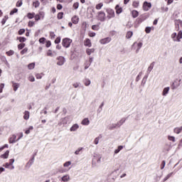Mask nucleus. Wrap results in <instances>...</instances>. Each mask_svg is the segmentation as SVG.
<instances>
[{
  "label": "nucleus",
  "instance_id": "44",
  "mask_svg": "<svg viewBox=\"0 0 182 182\" xmlns=\"http://www.w3.org/2000/svg\"><path fill=\"white\" fill-rule=\"evenodd\" d=\"M172 174H173L172 173H168V174L164 178V181H167V180H168V178H170L171 177Z\"/></svg>",
  "mask_w": 182,
  "mask_h": 182
},
{
  "label": "nucleus",
  "instance_id": "21",
  "mask_svg": "<svg viewBox=\"0 0 182 182\" xmlns=\"http://www.w3.org/2000/svg\"><path fill=\"white\" fill-rule=\"evenodd\" d=\"M132 18H137L139 16V11L137 10H133L132 11Z\"/></svg>",
  "mask_w": 182,
  "mask_h": 182
},
{
  "label": "nucleus",
  "instance_id": "50",
  "mask_svg": "<svg viewBox=\"0 0 182 182\" xmlns=\"http://www.w3.org/2000/svg\"><path fill=\"white\" fill-rule=\"evenodd\" d=\"M28 80H29L30 82H35V77H33V75H30V76L28 77Z\"/></svg>",
  "mask_w": 182,
  "mask_h": 182
},
{
  "label": "nucleus",
  "instance_id": "60",
  "mask_svg": "<svg viewBox=\"0 0 182 182\" xmlns=\"http://www.w3.org/2000/svg\"><path fill=\"white\" fill-rule=\"evenodd\" d=\"M63 8V6H62V4H57V9H58V11H60V9H62Z\"/></svg>",
  "mask_w": 182,
  "mask_h": 182
},
{
  "label": "nucleus",
  "instance_id": "52",
  "mask_svg": "<svg viewBox=\"0 0 182 182\" xmlns=\"http://www.w3.org/2000/svg\"><path fill=\"white\" fill-rule=\"evenodd\" d=\"M18 41H19V42H26V38L19 37Z\"/></svg>",
  "mask_w": 182,
  "mask_h": 182
},
{
  "label": "nucleus",
  "instance_id": "36",
  "mask_svg": "<svg viewBox=\"0 0 182 182\" xmlns=\"http://www.w3.org/2000/svg\"><path fill=\"white\" fill-rule=\"evenodd\" d=\"M25 48V43H20L18 45V49L19 50L23 49Z\"/></svg>",
  "mask_w": 182,
  "mask_h": 182
},
{
  "label": "nucleus",
  "instance_id": "34",
  "mask_svg": "<svg viewBox=\"0 0 182 182\" xmlns=\"http://www.w3.org/2000/svg\"><path fill=\"white\" fill-rule=\"evenodd\" d=\"M58 19H63V12H59L57 15Z\"/></svg>",
  "mask_w": 182,
  "mask_h": 182
},
{
  "label": "nucleus",
  "instance_id": "17",
  "mask_svg": "<svg viewBox=\"0 0 182 182\" xmlns=\"http://www.w3.org/2000/svg\"><path fill=\"white\" fill-rule=\"evenodd\" d=\"M115 9H116V14H122V12L123 11V9H122V7H120L119 5L116 6Z\"/></svg>",
  "mask_w": 182,
  "mask_h": 182
},
{
  "label": "nucleus",
  "instance_id": "63",
  "mask_svg": "<svg viewBox=\"0 0 182 182\" xmlns=\"http://www.w3.org/2000/svg\"><path fill=\"white\" fill-rule=\"evenodd\" d=\"M82 148L78 149L77 151H75V154L77 155L80 151H82Z\"/></svg>",
  "mask_w": 182,
  "mask_h": 182
},
{
  "label": "nucleus",
  "instance_id": "9",
  "mask_svg": "<svg viewBox=\"0 0 182 182\" xmlns=\"http://www.w3.org/2000/svg\"><path fill=\"white\" fill-rule=\"evenodd\" d=\"M79 16H73L71 18V21L73 22V23H74V25H77V23H79Z\"/></svg>",
  "mask_w": 182,
  "mask_h": 182
},
{
  "label": "nucleus",
  "instance_id": "62",
  "mask_svg": "<svg viewBox=\"0 0 182 182\" xmlns=\"http://www.w3.org/2000/svg\"><path fill=\"white\" fill-rule=\"evenodd\" d=\"M68 180H69V177L68 176H63V178H62V181H68Z\"/></svg>",
  "mask_w": 182,
  "mask_h": 182
},
{
  "label": "nucleus",
  "instance_id": "48",
  "mask_svg": "<svg viewBox=\"0 0 182 182\" xmlns=\"http://www.w3.org/2000/svg\"><path fill=\"white\" fill-rule=\"evenodd\" d=\"M166 167V161H163L161 164V170H163Z\"/></svg>",
  "mask_w": 182,
  "mask_h": 182
},
{
  "label": "nucleus",
  "instance_id": "10",
  "mask_svg": "<svg viewBox=\"0 0 182 182\" xmlns=\"http://www.w3.org/2000/svg\"><path fill=\"white\" fill-rule=\"evenodd\" d=\"M85 46H88V48L92 47V41L89 38H86L84 41Z\"/></svg>",
  "mask_w": 182,
  "mask_h": 182
},
{
  "label": "nucleus",
  "instance_id": "45",
  "mask_svg": "<svg viewBox=\"0 0 182 182\" xmlns=\"http://www.w3.org/2000/svg\"><path fill=\"white\" fill-rule=\"evenodd\" d=\"M28 53V48H25L21 51V55H25V53Z\"/></svg>",
  "mask_w": 182,
  "mask_h": 182
},
{
  "label": "nucleus",
  "instance_id": "43",
  "mask_svg": "<svg viewBox=\"0 0 182 182\" xmlns=\"http://www.w3.org/2000/svg\"><path fill=\"white\" fill-rule=\"evenodd\" d=\"M73 8L74 9H77V8H79V2L74 3L73 5Z\"/></svg>",
  "mask_w": 182,
  "mask_h": 182
},
{
  "label": "nucleus",
  "instance_id": "51",
  "mask_svg": "<svg viewBox=\"0 0 182 182\" xmlns=\"http://www.w3.org/2000/svg\"><path fill=\"white\" fill-rule=\"evenodd\" d=\"M38 15H40L41 18L43 19L45 18V13L43 11H40L38 13Z\"/></svg>",
  "mask_w": 182,
  "mask_h": 182
},
{
  "label": "nucleus",
  "instance_id": "30",
  "mask_svg": "<svg viewBox=\"0 0 182 182\" xmlns=\"http://www.w3.org/2000/svg\"><path fill=\"white\" fill-rule=\"evenodd\" d=\"M101 8H103V3H100L95 6V9H97V11L100 10Z\"/></svg>",
  "mask_w": 182,
  "mask_h": 182
},
{
  "label": "nucleus",
  "instance_id": "7",
  "mask_svg": "<svg viewBox=\"0 0 182 182\" xmlns=\"http://www.w3.org/2000/svg\"><path fill=\"white\" fill-rule=\"evenodd\" d=\"M57 60V65H58V66H62L65 63V58L63 56L58 57Z\"/></svg>",
  "mask_w": 182,
  "mask_h": 182
},
{
  "label": "nucleus",
  "instance_id": "47",
  "mask_svg": "<svg viewBox=\"0 0 182 182\" xmlns=\"http://www.w3.org/2000/svg\"><path fill=\"white\" fill-rule=\"evenodd\" d=\"M145 32L146 33H150V32H151V27H146L145 28Z\"/></svg>",
  "mask_w": 182,
  "mask_h": 182
},
{
  "label": "nucleus",
  "instance_id": "64",
  "mask_svg": "<svg viewBox=\"0 0 182 182\" xmlns=\"http://www.w3.org/2000/svg\"><path fill=\"white\" fill-rule=\"evenodd\" d=\"M36 79H41L42 77V74H37L36 75Z\"/></svg>",
  "mask_w": 182,
  "mask_h": 182
},
{
  "label": "nucleus",
  "instance_id": "56",
  "mask_svg": "<svg viewBox=\"0 0 182 182\" xmlns=\"http://www.w3.org/2000/svg\"><path fill=\"white\" fill-rule=\"evenodd\" d=\"M124 122H126V119H121V120L117 123V124H118V125L119 124V126H122V124H123V123H124Z\"/></svg>",
  "mask_w": 182,
  "mask_h": 182
},
{
  "label": "nucleus",
  "instance_id": "1",
  "mask_svg": "<svg viewBox=\"0 0 182 182\" xmlns=\"http://www.w3.org/2000/svg\"><path fill=\"white\" fill-rule=\"evenodd\" d=\"M97 19L100 22H105L106 21V13L105 11H98L97 14Z\"/></svg>",
  "mask_w": 182,
  "mask_h": 182
},
{
  "label": "nucleus",
  "instance_id": "11",
  "mask_svg": "<svg viewBox=\"0 0 182 182\" xmlns=\"http://www.w3.org/2000/svg\"><path fill=\"white\" fill-rule=\"evenodd\" d=\"M11 83H12L14 91L16 92V90H18V89L19 88V83L15 82L14 81H12Z\"/></svg>",
  "mask_w": 182,
  "mask_h": 182
},
{
  "label": "nucleus",
  "instance_id": "8",
  "mask_svg": "<svg viewBox=\"0 0 182 182\" xmlns=\"http://www.w3.org/2000/svg\"><path fill=\"white\" fill-rule=\"evenodd\" d=\"M180 25L182 26V21L178 19L175 21V26L176 31H180Z\"/></svg>",
  "mask_w": 182,
  "mask_h": 182
},
{
  "label": "nucleus",
  "instance_id": "6",
  "mask_svg": "<svg viewBox=\"0 0 182 182\" xmlns=\"http://www.w3.org/2000/svg\"><path fill=\"white\" fill-rule=\"evenodd\" d=\"M110 42H112V38L110 37H107L100 40V43H101V45H106L107 43H110Z\"/></svg>",
  "mask_w": 182,
  "mask_h": 182
},
{
  "label": "nucleus",
  "instance_id": "27",
  "mask_svg": "<svg viewBox=\"0 0 182 182\" xmlns=\"http://www.w3.org/2000/svg\"><path fill=\"white\" fill-rule=\"evenodd\" d=\"M133 36V32L132 31H128L126 35L127 39H130Z\"/></svg>",
  "mask_w": 182,
  "mask_h": 182
},
{
  "label": "nucleus",
  "instance_id": "37",
  "mask_svg": "<svg viewBox=\"0 0 182 182\" xmlns=\"http://www.w3.org/2000/svg\"><path fill=\"white\" fill-rule=\"evenodd\" d=\"M154 64H155L154 62L150 64L149 67L148 68V70H149V72H151V70H153V68H154Z\"/></svg>",
  "mask_w": 182,
  "mask_h": 182
},
{
  "label": "nucleus",
  "instance_id": "26",
  "mask_svg": "<svg viewBox=\"0 0 182 182\" xmlns=\"http://www.w3.org/2000/svg\"><path fill=\"white\" fill-rule=\"evenodd\" d=\"M41 5V3L39 2V1H36L33 2V6H34V8H39Z\"/></svg>",
  "mask_w": 182,
  "mask_h": 182
},
{
  "label": "nucleus",
  "instance_id": "5",
  "mask_svg": "<svg viewBox=\"0 0 182 182\" xmlns=\"http://www.w3.org/2000/svg\"><path fill=\"white\" fill-rule=\"evenodd\" d=\"M107 18L108 19H112V18H114V10L112 9H107Z\"/></svg>",
  "mask_w": 182,
  "mask_h": 182
},
{
  "label": "nucleus",
  "instance_id": "4",
  "mask_svg": "<svg viewBox=\"0 0 182 182\" xmlns=\"http://www.w3.org/2000/svg\"><path fill=\"white\" fill-rule=\"evenodd\" d=\"M143 11L147 12V11L151 9V3H149L147 1H144L142 5Z\"/></svg>",
  "mask_w": 182,
  "mask_h": 182
},
{
  "label": "nucleus",
  "instance_id": "14",
  "mask_svg": "<svg viewBox=\"0 0 182 182\" xmlns=\"http://www.w3.org/2000/svg\"><path fill=\"white\" fill-rule=\"evenodd\" d=\"M132 6L133 8L137 9L139 6H140V1H134L132 2Z\"/></svg>",
  "mask_w": 182,
  "mask_h": 182
},
{
  "label": "nucleus",
  "instance_id": "61",
  "mask_svg": "<svg viewBox=\"0 0 182 182\" xmlns=\"http://www.w3.org/2000/svg\"><path fill=\"white\" fill-rule=\"evenodd\" d=\"M143 46V43H138V49L136 50V52H139V50Z\"/></svg>",
  "mask_w": 182,
  "mask_h": 182
},
{
  "label": "nucleus",
  "instance_id": "41",
  "mask_svg": "<svg viewBox=\"0 0 182 182\" xmlns=\"http://www.w3.org/2000/svg\"><path fill=\"white\" fill-rule=\"evenodd\" d=\"M18 12V9L15 8L13 9L11 11H10V15H14V14H16Z\"/></svg>",
  "mask_w": 182,
  "mask_h": 182
},
{
  "label": "nucleus",
  "instance_id": "33",
  "mask_svg": "<svg viewBox=\"0 0 182 182\" xmlns=\"http://www.w3.org/2000/svg\"><path fill=\"white\" fill-rule=\"evenodd\" d=\"M15 53V51L10 50L7 52H6V55H7V56H12V55H14Z\"/></svg>",
  "mask_w": 182,
  "mask_h": 182
},
{
  "label": "nucleus",
  "instance_id": "39",
  "mask_svg": "<svg viewBox=\"0 0 182 182\" xmlns=\"http://www.w3.org/2000/svg\"><path fill=\"white\" fill-rule=\"evenodd\" d=\"M168 140L174 143V141H176V137L172 136H168Z\"/></svg>",
  "mask_w": 182,
  "mask_h": 182
},
{
  "label": "nucleus",
  "instance_id": "15",
  "mask_svg": "<svg viewBox=\"0 0 182 182\" xmlns=\"http://www.w3.org/2000/svg\"><path fill=\"white\" fill-rule=\"evenodd\" d=\"M0 157L1 159H8V157H9V151H6V152L4 154H1Z\"/></svg>",
  "mask_w": 182,
  "mask_h": 182
},
{
  "label": "nucleus",
  "instance_id": "49",
  "mask_svg": "<svg viewBox=\"0 0 182 182\" xmlns=\"http://www.w3.org/2000/svg\"><path fill=\"white\" fill-rule=\"evenodd\" d=\"M51 46L52 43L50 42V41H47L46 44V48H50Z\"/></svg>",
  "mask_w": 182,
  "mask_h": 182
},
{
  "label": "nucleus",
  "instance_id": "2",
  "mask_svg": "<svg viewBox=\"0 0 182 182\" xmlns=\"http://www.w3.org/2000/svg\"><path fill=\"white\" fill-rule=\"evenodd\" d=\"M72 39L69 38H65L63 39L62 46H63V48H70V44L72 43Z\"/></svg>",
  "mask_w": 182,
  "mask_h": 182
},
{
  "label": "nucleus",
  "instance_id": "54",
  "mask_svg": "<svg viewBox=\"0 0 182 182\" xmlns=\"http://www.w3.org/2000/svg\"><path fill=\"white\" fill-rule=\"evenodd\" d=\"M70 164H72V162H70V161H67V162H65V163L63 164V166H64V167H69V166H70Z\"/></svg>",
  "mask_w": 182,
  "mask_h": 182
},
{
  "label": "nucleus",
  "instance_id": "59",
  "mask_svg": "<svg viewBox=\"0 0 182 182\" xmlns=\"http://www.w3.org/2000/svg\"><path fill=\"white\" fill-rule=\"evenodd\" d=\"M88 35L90 38H95V36H96V33L92 32V33H90Z\"/></svg>",
  "mask_w": 182,
  "mask_h": 182
},
{
  "label": "nucleus",
  "instance_id": "32",
  "mask_svg": "<svg viewBox=\"0 0 182 182\" xmlns=\"http://www.w3.org/2000/svg\"><path fill=\"white\" fill-rule=\"evenodd\" d=\"M28 68L30 70H31L32 69H35V63H31L28 64Z\"/></svg>",
  "mask_w": 182,
  "mask_h": 182
},
{
  "label": "nucleus",
  "instance_id": "12",
  "mask_svg": "<svg viewBox=\"0 0 182 182\" xmlns=\"http://www.w3.org/2000/svg\"><path fill=\"white\" fill-rule=\"evenodd\" d=\"M16 141V135L13 134L9 139V143L12 144Z\"/></svg>",
  "mask_w": 182,
  "mask_h": 182
},
{
  "label": "nucleus",
  "instance_id": "13",
  "mask_svg": "<svg viewBox=\"0 0 182 182\" xmlns=\"http://www.w3.org/2000/svg\"><path fill=\"white\" fill-rule=\"evenodd\" d=\"M173 132L176 133V134H180V133L182 132V126L180 127L174 128Z\"/></svg>",
  "mask_w": 182,
  "mask_h": 182
},
{
  "label": "nucleus",
  "instance_id": "18",
  "mask_svg": "<svg viewBox=\"0 0 182 182\" xmlns=\"http://www.w3.org/2000/svg\"><path fill=\"white\" fill-rule=\"evenodd\" d=\"M79 129V125L77 124H75L70 128V132H76Z\"/></svg>",
  "mask_w": 182,
  "mask_h": 182
},
{
  "label": "nucleus",
  "instance_id": "35",
  "mask_svg": "<svg viewBox=\"0 0 182 182\" xmlns=\"http://www.w3.org/2000/svg\"><path fill=\"white\" fill-rule=\"evenodd\" d=\"M22 4H23L22 0H18V1L16 2V6L17 8H19V7L22 6Z\"/></svg>",
  "mask_w": 182,
  "mask_h": 182
},
{
  "label": "nucleus",
  "instance_id": "19",
  "mask_svg": "<svg viewBox=\"0 0 182 182\" xmlns=\"http://www.w3.org/2000/svg\"><path fill=\"white\" fill-rule=\"evenodd\" d=\"M26 16L28 19H33L35 18V12L28 13Z\"/></svg>",
  "mask_w": 182,
  "mask_h": 182
},
{
  "label": "nucleus",
  "instance_id": "3",
  "mask_svg": "<svg viewBox=\"0 0 182 182\" xmlns=\"http://www.w3.org/2000/svg\"><path fill=\"white\" fill-rule=\"evenodd\" d=\"M15 162V159H11L9 160V163H6L4 165V167H5V168H9L10 170H14L15 168V166H14V163Z\"/></svg>",
  "mask_w": 182,
  "mask_h": 182
},
{
  "label": "nucleus",
  "instance_id": "23",
  "mask_svg": "<svg viewBox=\"0 0 182 182\" xmlns=\"http://www.w3.org/2000/svg\"><path fill=\"white\" fill-rule=\"evenodd\" d=\"M89 123H90V122L89 121V119H87V118H85V119L82 121V124H83V125H85V126L89 125Z\"/></svg>",
  "mask_w": 182,
  "mask_h": 182
},
{
  "label": "nucleus",
  "instance_id": "40",
  "mask_svg": "<svg viewBox=\"0 0 182 182\" xmlns=\"http://www.w3.org/2000/svg\"><path fill=\"white\" fill-rule=\"evenodd\" d=\"M84 84L85 86H89V85H90V80L89 79H85L84 80Z\"/></svg>",
  "mask_w": 182,
  "mask_h": 182
},
{
  "label": "nucleus",
  "instance_id": "16",
  "mask_svg": "<svg viewBox=\"0 0 182 182\" xmlns=\"http://www.w3.org/2000/svg\"><path fill=\"white\" fill-rule=\"evenodd\" d=\"M23 114H24L23 115L24 120H28L29 119V116H30L29 111H25Z\"/></svg>",
  "mask_w": 182,
  "mask_h": 182
},
{
  "label": "nucleus",
  "instance_id": "55",
  "mask_svg": "<svg viewBox=\"0 0 182 182\" xmlns=\"http://www.w3.org/2000/svg\"><path fill=\"white\" fill-rule=\"evenodd\" d=\"M55 43L58 44V43H60V37H57L55 40Z\"/></svg>",
  "mask_w": 182,
  "mask_h": 182
},
{
  "label": "nucleus",
  "instance_id": "25",
  "mask_svg": "<svg viewBox=\"0 0 182 182\" xmlns=\"http://www.w3.org/2000/svg\"><path fill=\"white\" fill-rule=\"evenodd\" d=\"M34 19L36 22H38V21H41L42 19V17H41V15L35 14Z\"/></svg>",
  "mask_w": 182,
  "mask_h": 182
},
{
  "label": "nucleus",
  "instance_id": "31",
  "mask_svg": "<svg viewBox=\"0 0 182 182\" xmlns=\"http://www.w3.org/2000/svg\"><path fill=\"white\" fill-rule=\"evenodd\" d=\"M168 90H170V87H165L163 91V96H166L168 93Z\"/></svg>",
  "mask_w": 182,
  "mask_h": 182
},
{
  "label": "nucleus",
  "instance_id": "20",
  "mask_svg": "<svg viewBox=\"0 0 182 182\" xmlns=\"http://www.w3.org/2000/svg\"><path fill=\"white\" fill-rule=\"evenodd\" d=\"M86 53L90 56L92 53H95V48H87L86 50Z\"/></svg>",
  "mask_w": 182,
  "mask_h": 182
},
{
  "label": "nucleus",
  "instance_id": "28",
  "mask_svg": "<svg viewBox=\"0 0 182 182\" xmlns=\"http://www.w3.org/2000/svg\"><path fill=\"white\" fill-rule=\"evenodd\" d=\"M181 38H182V31H180L176 37L178 42H180V39H181Z\"/></svg>",
  "mask_w": 182,
  "mask_h": 182
},
{
  "label": "nucleus",
  "instance_id": "38",
  "mask_svg": "<svg viewBox=\"0 0 182 182\" xmlns=\"http://www.w3.org/2000/svg\"><path fill=\"white\" fill-rule=\"evenodd\" d=\"M31 130H33V127H29L28 129L25 132L26 134H29V133H31Z\"/></svg>",
  "mask_w": 182,
  "mask_h": 182
},
{
  "label": "nucleus",
  "instance_id": "58",
  "mask_svg": "<svg viewBox=\"0 0 182 182\" xmlns=\"http://www.w3.org/2000/svg\"><path fill=\"white\" fill-rule=\"evenodd\" d=\"M45 41H46V38H41L40 39H39V43H45Z\"/></svg>",
  "mask_w": 182,
  "mask_h": 182
},
{
  "label": "nucleus",
  "instance_id": "29",
  "mask_svg": "<svg viewBox=\"0 0 182 182\" xmlns=\"http://www.w3.org/2000/svg\"><path fill=\"white\" fill-rule=\"evenodd\" d=\"M28 28H32V27L35 26V21H29L28 23Z\"/></svg>",
  "mask_w": 182,
  "mask_h": 182
},
{
  "label": "nucleus",
  "instance_id": "57",
  "mask_svg": "<svg viewBox=\"0 0 182 182\" xmlns=\"http://www.w3.org/2000/svg\"><path fill=\"white\" fill-rule=\"evenodd\" d=\"M177 87H178V85H176V82H173V84L171 85V89L174 90Z\"/></svg>",
  "mask_w": 182,
  "mask_h": 182
},
{
  "label": "nucleus",
  "instance_id": "22",
  "mask_svg": "<svg viewBox=\"0 0 182 182\" xmlns=\"http://www.w3.org/2000/svg\"><path fill=\"white\" fill-rule=\"evenodd\" d=\"M91 29H92V31H99V29H100V26L99 24L92 25Z\"/></svg>",
  "mask_w": 182,
  "mask_h": 182
},
{
  "label": "nucleus",
  "instance_id": "53",
  "mask_svg": "<svg viewBox=\"0 0 182 182\" xmlns=\"http://www.w3.org/2000/svg\"><path fill=\"white\" fill-rule=\"evenodd\" d=\"M23 33H25V29L24 28H21L18 31V35H23Z\"/></svg>",
  "mask_w": 182,
  "mask_h": 182
},
{
  "label": "nucleus",
  "instance_id": "46",
  "mask_svg": "<svg viewBox=\"0 0 182 182\" xmlns=\"http://www.w3.org/2000/svg\"><path fill=\"white\" fill-rule=\"evenodd\" d=\"M4 87H5V84L4 83L0 84V93H2Z\"/></svg>",
  "mask_w": 182,
  "mask_h": 182
},
{
  "label": "nucleus",
  "instance_id": "42",
  "mask_svg": "<svg viewBox=\"0 0 182 182\" xmlns=\"http://www.w3.org/2000/svg\"><path fill=\"white\" fill-rule=\"evenodd\" d=\"M55 36H56V35L55 34V32L50 31V39H55Z\"/></svg>",
  "mask_w": 182,
  "mask_h": 182
},
{
  "label": "nucleus",
  "instance_id": "24",
  "mask_svg": "<svg viewBox=\"0 0 182 182\" xmlns=\"http://www.w3.org/2000/svg\"><path fill=\"white\" fill-rule=\"evenodd\" d=\"M53 53H55V55H56V52H52V50H48L47 51V56H50L51 58H53L54 55Z\"/></svg>",
  "mask_w": 182,
  "mask_h": 182
}]
</instances>
